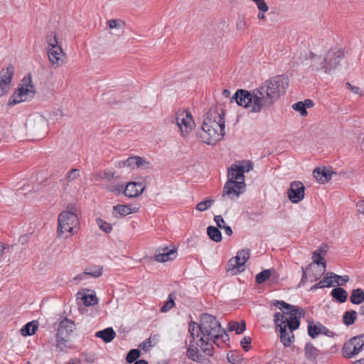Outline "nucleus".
Segmentation results:
<instances>
[{"label": "nucleus", "mask_w": 364, "mask_h": 364, "mask_svg": "<svg viewBox=\"0 0 364 364\" xmlns=\"http://www.w3.org/2000/svg\"><path fill=\"white\" fill-rule=\"evenodd\" d=\"M359 339L357 336H354L344 343L342 348V354L344 358H351L364 349L363 343Z\"/></svg>", "instance_id": "f8f14e48"}, {"label": "nucleus", "mask_w": 364, "mask_h": 364, "mask_svg": "<svg viewBox=\"0 0 364 364\" xmlns=\"http://www.w3.org/2000/svg\"><path fill=\"white\" fill-rule=\"evenodd\" d=\"M95 336L102 338L105 343L111 342L116 336L112 328H107L96 333Z\"/></svg>", "instance_id": "b1692460"}, {"label": "nucleus", "mask_w": 364, "mask_h": 364, "mask_svg": "<svg viewBox=\"0 0 364 364\" xmlns=\"http://www.w3.org/2000/svg\"><path fill=\"white\" fill-rule=\"evenodd\" d=\"M105 188L108 191L112 192L115 194H120L122 193H124V190L123 184L120 183L109 184L106 186Z\"/></svg>", "instance_id": "ea45409f"}, {"label": "nucleus", "mask_w": 364, "mask_h": 364, "mask_svg": "<svg viewBox=\"0 0 364 364\" xmlns=\"http://www.w3.org/2000/svg\"><path fill=\"white\" fill-rule=\"evenodd\" d=\"M322 324H309L308 326L309 335L312 338H316L318 335L321 334Z\"/></svg>", "instance_id": "4c0bfd02"}, {"label": "nucleus", "mask_w": 364, "mask_h": 364, "mask_svg": "<svg viewBox=\"0 0 364 364\" xmlns=\"http://www.w3.org/2000/svg\"><path fill=\"white\" fill-rule=\"evenodd\" d=\"M271 275L270 269H265L256 275L255 282L257 284H262Z\"/></svg>", "instance_id": "a19ab883"}, {"label": "nucleus", "mask_w": 364, "mask_h": 364, "mask_svg": "<svg viewBox=\"0 0 364 364\" xmlns=\"http://www.w3.org/2000/svg\"><path fill=\"white\" fill-rule=\"evenodd\" d=\"M97 176L99 178L106 179L108 181H111L112 179L117 178L114 172L107 171H103L99 173Z\"/></svg>", "instance_id": "de8ad7c7"}, {"label": "nucleus", "mask_w": 364, "mask_h": 364, "mask_svg": "<svg viewBox=\"0 0 364 364\" xmlns=\"http://www.w3.org/2000/svg\"><path fill=\"white\" fill-rule=\"evenodd\" d=\"M246 329V324L244 321H242L240 323L236 321L230 322L228 324V331H235L237 334H240Z\"/></svg>", "instance_id": "2f4dec72"}, {"label": "nucleus", "mask_w": 364, "mask_h": 364, "mask_svg": "<svg viewBox=\"0 0 364 364\" xmlns=\"http://www.w3.org/2000/svg\"><path fill=\"white\" fill-rule=\"evenodd\" d=\"M35 88L32 84L31 76L23 77L22 83L18 90L14 94L13 100L9 102V105H16L19 102L26 101L34 96Z\"/></svg>", "instance_id": "6e6552de"}, {"label": "nucleus", "mask_w": 364, "mask_h": 364, "mask_svg": "<svg viewBox=\"0 0 364 364\" xmlns=\"http://www.w3.org/2000/svg\"><path fill=\"white\" fill-rule=\"evenodd\" d=\"M96 223L98 227L105 232L109 233L111 232L112 228L109 223L104 221L102 219L100 218L96 219Z\"/></svg>", "instance_id": "37998d69"}, {"label": "nucleus", "mask_w": 364, "mask_h": 364, "mask_svg": "<svg viewBox=\"0 0 364 364\" xmlns=\"http://www.w3.org/2000/svg\"><path fill=\"white\" fill-rule=\"evenodd\" d=\"M228 181L245 182L243 171L237 163L231 165L228 169Z\"/></svg>", "instance_id": "412c9836"}, {"label": "nucleus", "mask_w": 364, "mask_h": 364, "mask_svg": "<svg viewBox=\"0 0 364 364\" xmlns=\"http://www.w3.org/2000/svg\"><path fill=\"white\" fill-rule=\"evenodd\" d=\"M210 342H213V340H208L205 338L203 342L200 341V344L197 343L198 346H199L201 350L203 351V353L209 356H211L213 354V346Z\"/></svg>", "instance_id": "473e14b6"}, {"label": "nucleus", "mask_w": 364, "mask_h": 364, "mask_svg": "<svg viewBox=\"0 0 364 364\" xmlns=\"http://www.w3.org/2000/svg\"><path fill=\"white\" fill-rule=\"evenodd\" d=\"M47 43L48 45V49H54L55 47H61L59 45L56 35H50L47 37Z\"/></svg>", "instance_id": "49530a36"}, {"label": "nucleus", "mask_w": 364, "mask_h": 364, "mask_svg": "<svg viewBox=\"0 0 364 364\" xmlns=\"http://www.w3.org/2000/svg\"><path fill=\"white\" fill-rule=\"evenodd\" d=\"M250 258V252L248 250H241L237 255L230 259L228 262L229 269H239L242 267Z\"/></svg>", "instance_id": "dca6fc26"}, {"label": "nucleus", "mask_w": 364, "mask_h": 364, "mask_svg": "<svg viewBox=\"0 0 364 364\" xmlns=\"http://www.w3.org/2000/svg\"><path fill=\"white\" fill-rule=\"evenodd\" d=\"M107 23L109 29L122 28L124 26V22L120 19H111Z\"/></svg>", "instance_id": "a18cd8bd"}, {"label": "nucleus", "mask_w": 364, "mask_h": 364, "mask_svg": "<svg viewBox=\"0 0 364 364\" xmlns=\"http://www.w3.org/2000/svg\"><path fill=\"white\" fill-rule=\"evenodd\" d=\"M175 299L176 295L174 292L171 293L168 295L167 300L165 301L164 304L161 307V312H167L171 309H173L175 306Z\"/></svg>", "instance_id": "c9c22d12"}, {"label": "nucleus", "mask_w": 364, "mask_h": 364, "mask_svg": "<svg viewBox=\"0 0 364 364\" xmlns=\"http://www.w3.org/2000/svg\"><path fill=\"white\" fill-rule=\"evenodd\" d=\"M75 329V323L67 318L59 323L56 335V348L63 351L70 348V336Z\"/></svg>", "instance_id": "0eeeda50"}, {"label": "nucleus", "mask_w": 364, "mask_h": 364, "mask_svg": "<svg viewBox=\"0 0 364 364\" xmlns=\"http://www.w3.org/2000/svg\"><path fill=\"white\" fill-rule=\"evenodd\" d=\"M234 356H235V354L233 353H232V352L228 353V355H227L228 361L230 363H231L235 364V363H237V362H239L240 360V358H238L237 359Z\"/></svg>", "instance_id": "13d9d810"}, {"label": "nucleus", "mask_w": 364, "mask_h": 364, "mask_svg": "<svg viewBox=\"0 0 364 364\" xmlns=\"http://www.w3.org/2000/svg\"><path fill=\"white\" fill-rule=\"evenodd\" d=\"M352 364H364V358L353 362Z\"/></svg>", "instance_id": "774afa93"}, {"label": "nucleus", "mask_w": 364, "mask_h": 364, "mask_svg": "<svg viewBox=\"0 0 364 364\" xmlns=\"http://www.w3.org/2000/svg\"><path fill=\"white\" fill-rule=\"evenodd\" d=\"M313 267V264H310L309 265V267L306 269H304L302 267V277H301V282H306V280L307 279V271H309V269H311V268Z\"/></svg>", "instance_id": "bf43d9fd"}, {"label": "nucleus", "mask_w": 364, "mask_h": 364, "mask_svg": "<svg viewBox=\"0 0 364 364\" xmlns=\"http://www.w3.org/2000/svg\"><path fill=\"white\" fill-rule=\"evenodd\" d=\"M331 296L339 303H344L348 298L347 291L341 287L334 288L331 292Z\"/></svg>", "instance_id": "393cba45"}, {"label": "nucleus", "mask_w": 364, "mask_h": 364, "mask_svg": "<svg viewBox=\"0 0 364 364\" xmlns=\"http://www.w3.org/2000/svg\"><path fill=\"white\" fill-rule=\"evenodd\" d=\"M245 188V182L228 181L223 188V197L228 196L230 199L237 198L244 192Z\"/></svg>", "instance_id": "ddd939ff"}, {"label": "nucleus", "mask_w": 364, "mask_h": 364, "mask_svg": "<svg viewBox=\"0 0 364 364\" xmlns=\"http://www.w3.org/2000/svg\"><path fill=\"white\" fill-rule=\"evenodd\" d=\"M358 211L364 214V200H360L356 203Z\"/></svg>", "instance_id": "e2e57ef3"}, {"label": "nucleus", "mask_w": 364, "mask_h": 364, "mask_svg": "<svg viewBox=\"0 0 364 364\" xmlns=\"http://www.w3.org/2000/svg\"><path fill=\"white\" fill-rule=\"evenodd\" d=\"M349 280L347 275L339 276L333 272H328L325 277L319 282L315 284L311 289H316L320 288L330 287L336 283L338 286H343Z\"/></svg>", "instance_id": "1a4fd4ad"}, {"label": "nucleus", "mask_w": 364, "mask_h": 364, "mask_svg": "<svg viewBox=\"0 0 364 364\" xmlns=\"http://www.w3.org/2000/svg\"><path fill=\"white\" fill-rule=\"evenodd\" d=\"M328 247L326 245H321L316 251H318L320 255H325L328 251Z\"/></svg>", "instance_id": "052dcab7"}, {"label": "nucleus", "mask_w": 364, "mask_h": 364, "mask_svg": "<svg viewBox=\"0 0 364 364\" xmlns=\"http://www.w3.org/2000/svg\"><path fill=\"white\" fill-rule=\"evenodd\" d=\"M9 249V247H5L4 243L0 242V257L3 255L5 250Z\"/></svg>", "instance_id": "338daca9"}, {"label": "nucleus", "mask_w": 364, "mask_h": 364, "mask_svg": "<svg viewBox=\"0 0 364 364\" xmlns=\"http://www.w3.org/2000/svg\"><path fill=\"white\" fill-rule=\"evenodd\" d=\"M134 162L135 164V166L137 168L149 164V162L146 161L143 158L140 156H134Z\"/></svg>", "instance_id": "5fc2aeb1"}, {"label": "nucleus", "mask_w": 364, "mask_h": 364, "mask_svg": "<svg viewBox=\"0 0 364 364\" xmlns=\"http://www.w3.org/2000/svg\"><path fill=\"white\" fill-rule=\"evenodd\" d=\"M187 357L193 360L199 361L200 355H199V350L197 347L193 344L191 343L187 349L186 352Z\"/></svg>", "instance_id": "72a5a7b5"}, {"label": "nucleus", "mask_w": 364, "mask_h": 364, "mask_svg": "<svg viewBox=\"0 0 364 364\" xmlns=\"http://www.w3.org/2000/svg\"><path fill=\"white\" fill-rule=\"evenodd\" d=\"M321 334H324L328 337H333L335 335L333 331H330L323 325L321 326Z\"/></svg>", "instance_id": "4d7b16f0"}, {"label": "nucleus", "mask_w": 364, "mask_h": 364, "mask_svg": "<svg viewBox=\"0 0 364 364\" xmlns=\"http://www.w3.org/2000/svg\"><path fill=\"white\" fill-rule=\"evenodd\" d=\"M350 301L353 304H360L364 301V291L358 288L351 291Z\"/></svg>", "instance_id": "bb28decb"}, {"label": "nucleus", "mask_w": 364, "mask_h": 364, "mask_svg": "<svg viewBox=\"0 0 364 364\" xmlns=\"http://www.w3.org/2000/svg\"><path fill=\"white\" fill-rule=\"evenodd\" d=\"M318 353V350L311 344L307 343L305 346V354L309 358H315Z\"/></svg>", "instance_id": "58836bf2"}, {"label": "nucleus", "mask_w": 364, "mask_h": 364, "mask_svg": "<svg viewBox=\"0 0 364 364\" xmlns=\"http://www.w3.org/2000/svg\"><path fill=\"white\" fill-rule=\"evenodd\" d=\"M207 234L209 237L215 242L222 240V235L218 228L214 226H208L207 228Z\"/></svg>", "instance_id": "c85d7f7f"}, {"label": "nucleus", "mask_w": 364, "mask_h": 364, "mask_svg": "<svg viewBox=\"0 0 364 364\" xmlns=\"http://www.w3.org/2000/svg\"><path fill=\"white\" fill-rule=\"evenodd\" d=\"M251 341L252 339L249 336H245L242 339L240 344L245 351L247 352L250 349Z\"/></svg>", "instance_id": "603ef678"}, {"label": "nucleus", "mask_w": 364, "mask_h": 364, "mask_svg": "<svg viewBox=\"0 0 364 364\" xmlns=\"http://www.w3.org/2000/svg\"><path fill=\"white\" fill-rule=\"evenodd\" d=\"M222 229H223V230H225V232L228 235H229V236L232 235V229H231V228H230V226L224 225L223 226V228H222Z\"/></svg>", "instance_id": "69168bd1"}, {"label": "nucleus", "mask_w": 364, "mask_h": 364, "mask_svg": "<svg viewBox=\"0 0 364 364\" xmlns=\"http://www.w3.org/2000/svg\"><path fill=\"white\" fill-rule=\"evenodd\" d=\"M65 54L61 47H55L54 49L48 50V56L50 64L55 68L64 64Z\"/></svg>", "instance_id": "f3484780"}, {"label": "nucleus", "mask_w": 364, "mask_h": 364, "mask_svg": "<svg viewBox=\"0 0 364 364\" xmlns=\"http://www.w3.org/2000/svg\"><path fill=\"white\" fill-rule=\"evenodd\" d=\"M225 121L224 112L210 109L206 114L200 133L201 141L207 144L213 145L225 135Z\"/></svg>", "instance_id": "7ed1b4c3"}, {"label": "nucleus", "mask_w": 364, "mask_h": 364, "mask_svg": "<svg viewBox=\"0 0 364 364\" xmlns=\"http://www.w3.org/2000/svg\"><path fill=\"white\" fill-rule=\"evenodd\" d=\"M77 208L74 204H69L66 210L63 211L58 216V236L68 237L66 233L75 234V228L79 224L77 217Z\"/></svg>", "instance_id": "39448f33"}, {"label": "nucleus", "mask_w": 364, "mask_h": 364, "mask_svg": "<svg viewBox=\"0 0 364 364\" xmlns=\"http://www.w3.org/2000/svg\"><path fill=\"white\" fill-rule=\"evenodd\" d=\"M188 332L192 338V340L190 341V343H193L196 338H198L200 335H201L200 325L195 321H191L188 325Z\"/></svg>", "instance_id": "7c9ffc66"}, {"label": "nucleus", "mask_w": 364, "mask_h": 364, "mask_svg": "<svg viewBox=\"0 0 364 364\" xmlns=\"http://www.w3.org/2000/svg\"><path fill=\"white\" fill-rule=\"evenodd\" d=\"M237 164L240 166V168L242 169L243 173L245 172H249L253 168V164L250 161H239Z\"/></svg>", "instance_id": "09e8293b"}, {"label": "nucleus", "mask_w": 364, "mask_h": 364, "mask_svg": "<svg viewBox=\"0 0 364 364\" xmlns=\"http://www.w3.org/2000/svg\"><path fill=\"white\" fill-rule=\"evenodd\" d=\"M140 356V351L138 349L130 350L127 355V361L129 363L136 362V359Z\"/></svg>", "instance_id": "79ce46f5"}, {"label": "nucleus", "mask_w": 364, "mask_h": 364, "mask_svg": "<svg viewBox=\"0 0 364 364\" xmlns=\"http://www.w3.org/2000/svg\"><path fill=\"white\" fill-rule=\"evenodd\" d=\"M215 203V200L211 198H205L204 200L200 201L196 205V210L203 212L208 209Z\"/></svg>", "instance_id": "e433bc0d"}, {"label": "nucleus", "mask_w": 364, "mask_h": 364, "mask_svg": "<svg viewBox=\"0 0 364 364\" xmlns=\"http://www.w3.org/2000/svg\"><path fill=\"white\" fill-rule=\"evenodd\" d=\"M200 328L201 336L199 341H204L205 338L213 340L214 343L224 335L228 336L225 331L221 328L220 323L216 319V317L208 314H203L200 318Z\"/></svg>", "instance_id": "20e7f679"}, {"label": "nucleus", "mask_w": 364, "mask_h": 364, "mask_svg": "<svg viewBox=\"0 0 364 364\" xmlns=\"http://www.w3.org/2000/svg\"><path fill=\"white\" fill-rule=\"evenodd\" d=\"M145 189V186L140 182H129L124 190V195L128 198H135L141 195Z\"/></svg>", "instance_id": "a211bd4d"}, {"label": "nucleus", "mask_w": 364, "mask_h": 364, "mask_svg": "<svg viewBox=\"0 0 364 364\" xmlns=\"http://www.w3.org/2000/svg\"><path fill=\"white\" fill-rule=\"evenodd\" d=\"M312 259L313 262L311 263L313 264V267L316 264L317 266L321 265V269L318 270V272L317 274L314 276V279L315 281L318 279L326 272V263L325 261H323V257L322 255H320V253L318 251H314L312 255Z\"/></svg>", "instance_id": "aec40b11"}, {"label": "nucleus", "mask_w": 364, "mask_h": 364, "mask_svg": "<svg viewBox=\"0 0 364 364\" xmlns=\"http://www.w3.org/2000/svg\"><path fill=\"white\" fill-rule=\"evenodd\" d=\"M176 123L181 132V134H188L193 129L194 121L188 111H179L176 114Z\"/></svg>", "instance_id": "9d476101"}, {"label": "nucleus", "mask_w": 364, "mask_h": 364, "mask_svg": "<svg viewBox=\"0 0 364 364\" xmlns=\"http://www.w3.org/2000/svg\"><path fill=\"white\" fill-rule=\"evenodd\" d=\"M252 1L256 4L257 7L259 10V13L257 14V18L260 21L265 20L266 17H265L264 14L266 12H267L269 10V6L267 4V3L265 2V1L264 0H252Z\"/></svg>", "instance_id": "cd10ccee"}, {"label": "nucleus", "mask_w": 364, "mask_h": 364, "mask_svg": "<svg viewBox=\"0 0 364 364\" xmlns=\"http://www.w3.org/2000/svg\"><path fill=\"white\" fill-rule=\"evenodd\" d=\"M304 105V107L305 109H306V108H311L314 106V102L311 100H309V99H307V100H305L304 102H303Z\"/></svg>", "instance_id": "0e129e2a"}, {"label": "nucleus", "mask_w": 364, "mask_h": 364, "mask_svg": "<svg viewBox=\"0 0 364 364\" xmlns=\"http://www.w3.org/2000/svg\"><path fill=\"white\" fill-rule=\"evenodd\" d=\"M304 186L301 181H293L287 191L289 199L294 203H298L304 198Z\"/></svg>", "instance_id": "2eb2a0df"}, {"label": "nucleus", "mask_w": 364, "mask_h": 364, "mask_svg": "<svg viewBox=\"0 0 364 364\" xmlns=\"http://www.w3.org/2000/svg\"><path fill=\"white\" fill-rule=\"evenodd\" d=\"M80 177V170L77 168L71 169L68 173V182L76 180Z\"/></svg>", "instance_id": "3c124183"}, {"label": "nucleus", "mask_w": 364, "mask_h": 364, "mask_svg": "<svg viewBox=\"0 0 364 364\" xmlns=\"http://www.w3.org/2000/svg\"><path fill=\"white\" fill-rule=\"evenodd\" d=\"M343 58V52L340 50H329L323 59L313 53H310V67L313 70H322L326 73H329L332 70L336 68Z\"/></svg>", "instance_id": "423d86ee"}, {"label": "nucleus", "mask_w": 364, "mask_h": 364, "mask_svg": "<svg viewBox=\"0 0 364 364\" xmlns=\"http://www.w3.org/2000/svg\"><path fill=\"white\" fill-rule=\"evenodd\" d=\"M356 318L357 312L355 311H347L343 316V321L346 326H350L354 323Z\"/></svg>", "instance_id": "f704fd0d"}, {"label": "nucleus", "mask_w": 364, "mask_h": 364, "mask_svg": "<svg viewBox=\"0 0 364 364\" xmlns=\"http://www.w3.org/2000/svg\"><path fill=\"white\" fill-rule=\"evenodd\" d=\"M27 125L34 134L41 135L47 132L48 124L42 115H36L28 119Z\"/></svg>", "instance_id": "4468645a"}, {"label": "nucleus", "mask_w": 364, "mask_h": 364, "mask_svg": "<svg viewBox=\"0 0 364 364\" xmlns=\"http://www.w3.org/2000/svg\"><path fill=\"white\" fill-rule=\"evenodd\" d=\"M14 75V68L9 64L6 68L0 71V97L9 92L11 84Z\"/></svg>", "instance_id": "9b49d317"}, {"label": "nucleus", "mask_w": 364, "mask_h": 364, "mask_svg": "<svg viewBox=\"0 0 364 364\" xmlns=\"http://www.w3.org/2000/svg\"><path fill=\"white\" fill-rule=\"evenodd\" d=\"M162 252L156 253L154 258L158 262H165L169 260H172L176 257V250H169L168 247H166L163 248Z\"/></svg>", "instance_id": "4be33fe9"}, {"label": "nucleus", "mask_w": 364, "mask_h": 364, "mask_svg": "<svg viewBox=\"0 0 364 364\" xmlns=\"http://www.w3.org/2000/svg\"><path fill=\"white\" fill-rule=\"evenodd\" d=\"M288 87V79L284 75H277L264 82L258 87L249 91L240 89L230 100L239 106L249 109L252 114L269 109L284 94Z\"/></svg>", "instance_id": "f257e3e1"}, {"label": "nucleus", "mask_w": 364, "mask_h": 364, "mask_svg": "<svg viewBox=\"0 0 364 364\" xmlns=\"http://www.w3.org/2000/svg\"><path fill=\"white\" fill-rule=\"evenodd\" d=\"M82 299L86 306H93L97 303V299L96 296L93 294L84 295Z\"/></svg>", "instance_id": "c03bdc74"}, {"label": "nucleus", "mask_w": 364, "mask_h": 364, "mask_svg": "<svg viewBox=\"0 0 364 364\" xmlns=\"http://www.w3.org/2000/svg\"><path fill=\"white\" fill-rule=\"evenodd\" d=\"M38 328V323L36 321H32L27 323L21 330V334L24 336L33 335Z\"/></svg>", "instance_id": "a878e982"}, {"label": "nucleus", "mask_w": 364, "mask_h": 364, "mask_svg": "<svg viewBox=\"0 0 364 364\" xmlns=\"http://www.w3.org/2000/svg\"><path fill=\"white\" fill-rule=\"evenodd\" d=\"M132 167L134 168L135 166V164L134 162V156L129 157L127 160L119 162V167Z\"/></svg>", "instance_id": "864d4df0"}, {"label": "nucleus", "mask_w": 364, "mask_h": 364, "mask_svg": "<svg viewBox=\"0 0 364 364\" xmlns=\"http://www.w3.org/2000/svg\"><path fill=\"white\" fill-rule=\"evenodd\" d=\"M271 304L280 309L274 315V323L276 329L280 332L281 342L284 346H290L294 341L293 331L299 328L304 311L302 308L284 301L273 300Z\"/></svg>", "instance_id": "f03ea898"}, {"label": "nucleus", "mask_w": 364, "mask_h": 364, "mask_svg": "<svg viewBox=\"0 0 364 364\" xmlns=\"http://www.w3.org/2000/svg\"><path fill=\"white\" fill-rule=\"evenodd\" d=\"M346 87L355 94H359L360 88L352 85L350 82H346Z\"/></svg>", "instance_id": "680f3d73"}, {"label": "nucleus", "mask_w": 364, "mask_h": 364, "mask_svg": "<svg viewBox=\"0 0 364 364\" xmlns=\"http://www.w3.org/2000/svg\"><path fill=\"white\" fill-rule=\"evenodd\" d=\"M102 267H94L92 268H87L85 269L83 273L80 274L76 278H75V279H82L85 275L98 277L102 274Z\"/></svg>", "instance_id": "c756f323"}, {"label": "nucleus", "mask_w": 364, "mask_h": 364, "mask_svg": "<svg viewBox=\"0 0 364 364\" xmlns=\"http://www.w3.org/2000/svg\"><path fill=\"white\" fill-rule=\"evenodd\" d=\"M214 220L216 223L218 228H223V226L225 225V220L222 215H215Z\"/></svg>", "instance_id": "6e6d98bb"}, {"label": "nucleus", "mask_w": 364, "mask_h": 364, "mask_svg": "<svg viewBox=\"0 0 364 364\" xmlns=\"http://www.w3.org/2000/svg\"><path fill=\"white\" fill-rule=\"evenodd\" d=\"M139 209L138 207L132 205L118 204L113 207V210L121 216H126L132 213H137Z\"/></svg>", "instance_id": "5701e85b"}, {"label": "nucleus", "mask_w": 364, "mask_h": 364, "mask_svg": "<svg viewBox=\"0 0 364 364\" xmlns=\"http://www.w3.org/2000/svg\"><path fill=\"white\" fill-rule=\"evenodd\" d=\"M292 108L300 112L301 116L307 114L306 109L304 107V105L302 101L298 102L292 105Z\"/></svg>", "instance_id": "8fccbe9b"}, {"label": "nucleus", "mask_w": 364, "mask_h": 364, "mask_svg": "<svg viewBox=\"0 0 364 364\" xmlns=\"http://www.w3.org/2000/svg\"><path fill=\"white\" fill-rule=\"evenodd\" d=\"M335 172L330 171L326 166L316 168L313 171V176L320 183H325L329 181L332 174Z\"/></svg>", "instance_id": "6ab92c4d"}]
</instances>
